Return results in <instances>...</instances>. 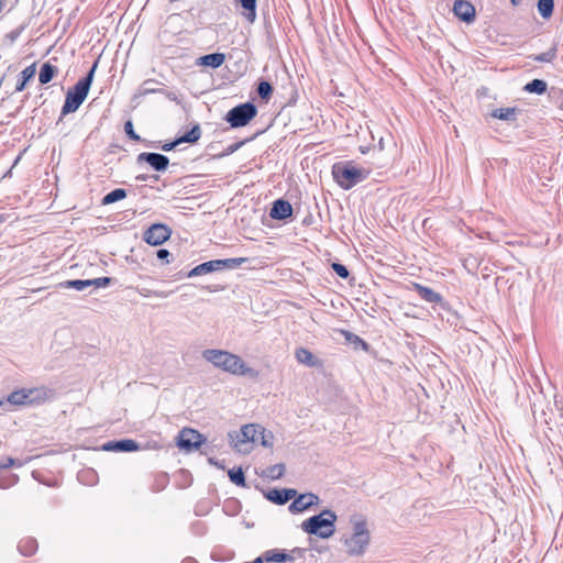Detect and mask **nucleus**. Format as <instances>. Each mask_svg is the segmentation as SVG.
<instances>
[{
  "label": "nucleus",
  "instance_id": "nucleus-37",
  "mask_svg": "<svg viewBox=\"0 0 563 563\" xmlns=\"http://www.w3.org/2000/svg\"><path fill=\"white\" fill-rule=\"evenodd\" d=\"M219 262H220L221 269H224V268L232 269V268H235V267L242 265L243 263L247 262V258L246 257L225 258V260H219Z\"/></svg>",
  "mask_w": 563,
  "mask_h": 563
},
{
  "label": "nucleus",
  "instance_id": "nucleus-46",
  "mask_svg": "<svg viewBox=\"0 0 563 563\" xmlns=\"http://www.w3.org/2000/svg\"><path fill=\"white\" fill-rule=\"evenodd\" d=\"M5 7V0H0V13L3 11Z\"/></svg>",
  "mask_w": 563,
  "mask_h": 563
},
{
  "label": "nucleus",
  "instance_id": "nucleus-4",
  "mask_svg": "<svg viewBox=\"0 0 563 563\" xmlns=\"http://www.w3.org/2000/svg\"><path fill=\"white\" fill-rule=\"evenodd\" d=\"M338 517L334 511L324 509L321 514L312 516L301 523V529L308 534L328 539L335 531L334 523Z\"/></svg>",
  "mask_w": 563,
  "mask_h": 563
},
{
  "label": "nucleus",
  "instance_id": "nucleus-34",
  "mask_svg": "<svg viewBox=\"0 0 563 563\" xmlns=\"http://www.w3.org/2000/svg\"><path fill=\"white\" fill-rule=\"evenodd\" d=\"M284 473L285 465L282 463L272 465L264 471V475L271 479H278L284 475Z\"/></svg>",
  "mask_w": 563,
  "mask_h": 563
},
{
  "label": "nucleus",
  "instance_id": "nucleus-30",
  "mask_svg": "<svg viewBox=\"0 0 563 563\" xmlns=\"http://www.w3.org/2000/svg\"><path fill=\"white\" fill-rule=\"evenodd\" d=\"M63 288H73L78 291H82L86 288L91 286L90 279H74V280H66L64 283L59 284Z\"/></svg>",
  "mask_w": 563,
  "mask_h": 563
},
{
  "label": "nucleus",
  "instance_id": "nucleus-6",
  "mask_svg": "<svg viewBox=\"0 0 563 563\" xmlns=\"http://www.w3.org/2000/svg\"><path fill=\"white\" fill-rule=\"evenodd\" d=\"M369 543L367 523L363 519L353 520V533L344 539L346 552L350 555H362Z\"/></svg>",
  "mask_w": 563,
  "mask_h": 563
},
{
  "label": "nucleus",
  "instance_id": "nucleus-48",
  "mask_svg": "<svg viewBox=\"0 0 563 563\" xmlns=\"http://www.w3.org/2000/svg\"><path fill=\"white\" fill-rule=\"evenodd\" d=\"M137 179L144 180L145 177L144 176H139Z\"/></svg>",
  "mask_w": 563,
  "mask_h": 563
},
{
  "label": "nucleus",
  "instance_id": "nucleus-39",
  "mask_svg": "<svg viewBox=\"0 0 563 563\" xmlns=\"http://www.w3.org/2000/svg\"><path fill=\"white\" fill-rule=\"evenodd\" d=\"M332 269L336 273L338 276H340L341 278H344V279L347 278L350 275V272L346 268V266H344L343 264H340V263H333Z\"/></svg>",
  "mask_w": 563,
  "mask_h": 563
},
{
  "label": "nucleus",
  "instance_id": "nucleus-7",
  "mask_svg": "<svg viewBox=\"0 0 563 563\" xmlns=\"http://www.w3.org/2000/svg\"><path fill=\"white\" fill-rule=\"evenodd\" d=\"M256 114V107L252 102H245L232 108L224 119L231 128H242L255 118Z\"/></svg>",
  "mask_w": 563,
  "mask_h": 563
},
{
  "label": "nucleus",
  "instance_id": "nucleus-23",
  "mask_svg": "<svg viewBox=\"0 0 563 563\" xmlns=\"http://www.w3.org/2000/svg\"><path fill=\"white\" fill-rule=\"evenodd\" d=\"M262 558L263 561L267 563H280L292 560L289 554L279 552L278 550H268L262 555Z\"/></svg>",
  "mask_w": 563,
  "mask_h": 563
},
{
  "label": "nucleus",
  "instance_id": "nucleus-5",
  "mask_svg": "<svg viewBox=\"0 0 563 563\" xmlns=\"http://www.w3.org/2000/svg\"><path fill=\"white\" fill-rule=\"evenodd\" d=\"M369 170L358 168L352 162H341L332 167V175L343 189H351L367 178Z\"/></svg>",
  "mask_w": 563,
  "mask_h": 563
},
{
  "label": "nucleus",
  "instance_id": "nucleus-17",
  "mask_svg": "<svg viewBox=\"0 0 563 563\" xmlns=\"http://www.w3.org/2000/svg\"><path fill=\"white\" fill-rule=\"evenodd\" d=\"M234 2L242 8L243 18L250 22L254 23L256 20V5L257 0H234Z\"/></svg>",
  "mask_w": 563,
  "mask_h": 563
},
{
  "label": "nucleus",
  "instance_id": "nucleus-11",
  "mask_svg": "<svg viewBox=\"0 0 563 563\" xmlns=\"http://www.w3.org/2000/svg\"><path fill=\"white\" fill-rule=\"evenodd\" d=\"M320 503V498L313 493H306L296 496L288 509L291 514L302 512Z\"/></svg>",
  "mask_w": 563,
  "mask_h": 563
},
{
  "label": "nucleus",
  "instance_id": "nucleus-45",
  "mask_svg": "<svg viewBox=\"0 0 563 563\" xmlns=\"http://www.w3.org/2000/svg\"><path fill=\"white\" fill-rule=\"evenodd\" d=\"M156 255H157V258H159V260H167L168 256L170 255V253L166 249H159L157 251Z\"/></svg>",
  "mask_w": 563,
  "mask_h": 563
},
{
  "label": "nucleus",
  "instance_id": "nucleus-21",
  "mask_svg": "<svg viewBox=\"0 0 563 563\" xmlns=\"http://www.w3.org/2000/svg\"><path fill=\"white\" fill-rule=\"evenodd\" d=\"M35 73H36L35 63L27 66L26 68H24L19 75L20 78L18 80L15 91H18V92L23 91L27 81L35 76Z\"/></svg>",
  "mask_w": 563,
  "mask_h": 563
},
{
  "label": "nucleus",
  "instance_id": "nucleus-3",
  "mask_svg": "<svg viewBox=\"0 0 563 563\" xmlns=\"http://www.w3.org/2000/svg\"><path fill=\"white\" fill-rule=\"evenodd\" d=\"M97 66L98 62H95L88 74L84 78L79 79L77 84L67 91L65 103L62 108V115L77 111L85 101L92 84Z\"/></svg>",
  "mask_w": 563,
  "mask_h": 563
},
{
  "label": "nucleus",
  "instance_id": "nucleus-24",
  "mask_svg": "<svg viewBox=\"0 0 563 563\" xmlns=\"http://www.w3.org/2000/svg\"><path fill=\"white\" fill-rule=\"evenodd\" d=\"M57 73V68L53 66L51 63H44L40 69L38 80L42 85L48 84L55 74Z\"/></svg>",
  "mask_w": 563,
  "mask_h": 563
},
{
  "label": "nucleus",
  "instance_id": "nucleus-35",
  "mask_svg": "<svg viewBox=\"0 0 563 563\" xmlns=\"http://www.w3.org/2000/svg\"><path fill=\"white\" fill-rule=\"evenodd\" d=\"M228 475L230 477V481L234 483L238 486H245V477L244 472L241 467L239 468H232L228 472Z\"/></svg>",
  "mask_w": 563,
  "mask_h": 563
},
{
  "label": "nucleus",
  "instance_id": "nucleus-8",
  "mask_svg": "<svg viewBox=\"0 0 563 563\" xmlns=\"http://www.w3.org/2000/svg\"><path fill=\"white\" fill-rule=\"evenodd\" d=\"M258 424H245L240 431L229 433L230 442L241 453H249L250 448L245 445L257 442Z\"/></svg>",
  "mask_w": 563,
  "mask_h": 563
},
{
  "label": "nucleus",
  "instance_id": "nucleus-1",
  "mask_svg": "<svg viewBox=\"0 0 563 563\" xmlns=\"http://www.w3.org/2000/svg\"><path fill=\"white\" fill-rule=\"evenodd\" d=\"M202 357L214 365L216 367L221 368L224 372H228L233 375L240 376H255V371L247 366L245 362L233 353L223 350L217 349H208L202 352Z\"/></svg>",
  "mask_w": 563,
  "mask_h": 563
},
{
  "label": "nucleus",
  "instance_id": "nucleus-22",
  "mask_svg": "<svg viewBox=\"0 0 563 563\" xmlns=\"http://www.w3.org/2000/svg\"><path fill=\"white\" fill-rule=\"evenodd\" d=\"M296 360L307 366L313 367L318 364L317 358L314 355L305 347H299L295 352Z\"/></svg>",
  "mask_w": 563,
  "mask_h": 563
},
{
  "label": "nucleus",
  "instance_id": "nucleus-31",
  "mask_svg": "<svg viewBox=\"0 0 563 563\" xmlns=\"http://www.w3.org/2000/svg\"><path fill=\"white\" fill-rule=\"evenodd\" d=\"M558 48L556 45H552L547 52L541 54L532 55L531 58L540 63H551L556 57Z\"/></svg>",
  "mask_w": 563,
  "mask_h": 563
},
{
  "label": "nucleus",
  "instance_id": "nucleus-20",
  "mask_svg": "<svg viewBox=\"0 0 563 563\" xmlns=\"http://www.w3.org/2000/svg\"><path fill=\"white\" fill-rule=\"evenodd\" d=\"M225 60V55L222 53H212L203 55L199 58V64L202 66L211 67V68H218L220 67Z\"/></svg>",
  "mask_w": 563,
  "mask_h": 563
},
{
  "label": "nucleus",
  "instance_id": "nucleus-38",
  "mask_svg": "<svg viewBox=\"0 0 563 563\" xmlns=\"http://www.w3.org/2000/svg\"><path fill=\"white\" fill-rule=\"evenodd\" d=\"M257 93L262 99L267 100L273 93V86L268 81H261L257 86Z\"/></svg>",
  "mask_w": 563,
  "mask_h": 563
},
{
  "label": "nucleus",
  "instance_id": "nucleus-47",
  "mask_svg": "<svg viewBox=\"0 0 563 563\" xmlns=\"http://www.w3.org/2000/svg\"><path fill=\"white\" fill-rule=\"evenodd\" d=\"M511 3H512L514 5H517V4H518V0H511Z\"/></svg>",
  "mask_w": 563,
  "mask_h": 563
},
{
  "label": "nucleus",
  "instance_id": "nucleus-16",
  "mask_svg": "<svg viewBox=\"0 0 563 563\" xmlns=\"http://www.w3.org/2000/svg\"><path fill=\"white\" fill-rule=\"evenodd\" d=\"M140 445L136 441L124 439L119 441H110L103 444L104 451L133 452L139 450Z\"/></svg>",
  "mask_w": 563,
  "mask_h": 563
},
{
  "label": "nucleus",
  "instance_id": "nucleus-19",
  "mask_svg": "<svg viewBox=\"0 0 563 563\" xmlns=\"http://www.w3.org/2000/svg\"><path fill=\"white\" fill-rule=\"evenodd\" d=\"M413 289L417 291V294L420 296V298L427 302L435 303V302H440L442 299L440 294H438L433 289L422 286L420 284H413Z\"/></svg>",
  "mask_w": 563,
  "mask_h": 563
},
{
  "label": "nucleus",
  "instance_id": "nucleus-14",
  "mask_svg": "<svg viewBox=\"0 0 563 563\" xmlns=\"http://www.w3.org/2000/svg\"><path fill=\"white\" fill-rule=\"evenodd\" d=\"M296 496L297 490L294 488H274L266 494V498L276 505H285L287 501L295 498Z\"/></svg>",
  "mask_w": 563,
  "mask_h": 563
},
{
  "label": "nucleus",
  "instance_id": "nucleus-26",
  "mask_svg": "<svg viewBox=\"0 0 563 563\" xmlns=\"http://www.w3.org/2000/svg\"><path fill=\"white\" fill-rule=\"evenodd\" d=\"M547 89L548 84L543 79H533L523 87L525 91L537 95H543Z\"/></svg>",
  "mask_w": 563,
  "mask_h": 563
},
{
  "label": "nucleus",
  "instance_id": "nucleus-27",
  "mask_svg": "<svg viewBox=\"0 0 563 563\" xmlns=\"http://www.w3.org/2000/svg\"><path fill=\"white\" fill-rule=\"evenodd\" d=\"M124 198H126V190L123 188H117V189L110 191L109 194H107L102 198L101 203L103 206H108V205L114 203L117 201H120Z\"/></svg>",
  "mask_w": 563,
  "mask_h": 563
},
{
  "label": "nucleus",
  "instance_id": "nucleus-13",
  "mask_svg": "<svg viewBox=\"0 0 563 563\" xmlns=\"http://www.w3.org/2000/svg\"><path fill=\"white\" fill-rule=\"evenodd\" d=\"M453 13L463 22L472 23L475 20V8L467 0H455Z\"/></svg>",
  "mask_w": 563,
  "mask_h": 563
},
{
  "label": "nucleus",
  "instance_id": "nucleus-25",
  "mask_svg": "<svg viewBox=\"0 0 563 563\" xmlns=\"http://www.w3.org/2000/svg\"><path fill=\"white\" fill-rule=\"evenodd\" d=\"M517 111V108H499L492 112V117L503 121H515Z\"/></svg>",
  "mask_w": 563,
  "mask_h": 563
},
{
  "label": "nucleus",
  "instance_id": "nucleus-18",
  "mask_svg": "<svg viewBox=\"0 0 563 563\" xmlns=\"http://www.w3.org/2000/svg\"><path fill=\"white\" fill-rule=\"evenodd\" d=\"M216 271H221L219 260H212L197 265L188 273V277L200 276Z\"/></svg>",
  "mask_w": 563,
  "mask_h": 563
},
{
  "label": "nucleus",
  "instance_id": "nucleus-44",
  "mask_svg": "<svg viewBox=\"0 0 563 563\" xmlns=\"http://www.w3.org/2000/svg\"><path fill=\"white\" fill-rule=\"evenodd\" d=\"M15 464V460L12 457H7L3 462H0V470L8 468Z\"/></svg>",
  "mask_w": 563,
  "mask_h": 563
},
{
  "label": "nucleus",
  "instance_id": "nucleus-12",
  "mask_svg": "<svg viewBox=\"0 0 563 563\" xmlns=\"http://www.w3.org/2000/svg\"><path fill=\"white\" fill-rule=\"evenodd\" d=\"M137 162L147 163L154 170L164 172L167 169L169 159L167 156L159 153H147L143 152L137 156Z\"/></svg>",
  "mask_w": 563,
  "mask_h": 563
},
{
  "label": "nucleus",
  "instance_id": "nucleus-36",
  "mask_svg": "<svg viewBox=\"0 0 563 563\" xmlns=\"http://www.w3.org/2000/svg\"><path fill=\"white\" fill-rule=\"evenodd\" d=\"M137 292L140 296L148 298V297H157V298H167L173 291H164V290H153L148 288H137Z\"/></svg>",
  "mask_w": 563,
  "mask_h": 563
},
{
  "label": "nucleus",
  "instance_id": "nucleus-32",
  "mask_svg": "<svg viewBox=\"0 0 563 563\" xmlns=\"http://www.w3.org/2000/svg\"><path fill=\"white\" fill-rule=\"evenodd\" d=\"M554 0H539L538 11L543 19H549L553 13Z\"/></svg>",
  "mask_w": 563,
  "mask_h": 563
},
{
  "label": "nucleus",
  "instance_id": "nucleus-28",
  "mask_svg": "<svg viewBox=\"0 0 563 563\" xmlns=\"http://www.w3.org/2000/svg\"><path fill=\"white\" fill-rule=\"evenodd\" d=\"M257 442L264 448H272L274 445V435L271 431H266L263 427L258 424L257 431Z\"/></svg>",
  "mask_w": 563,
  "mask_h": 563
},
{
  "label": "nucleus",
  "instance_id": "nucleus-42",
  "mask_svg": "<svg viewBox=\"0 0 563 563\" xmlns=\"http://www.w3.org/2000/svg\"><path fill=\"white\" fill-rule=\"evenodd\" d=\"M180 142L178 139H176L175 141L170 142V143H165L163 146H162V150L165 151V152H169L172 150H174L177 145H179Z\"/></svg>",
  "mask_w": 563,
  "mask_h": 563
},
{
  "label": "nucleus",
  "instance_id": "nucleus-2",
  "mask_svg": "<svg viewBox=\"0 0 563 563\" xmlns=\"http://www.w3.org/2000/svg\"><path fill=\"white\" fill-rule=\"evenodd\" d=\"M55 391L46 386L22 388L12 391L5 399H0V407L11 410L16 406L41 405L54 398Z\"/></svg>",
  "mask_w": 563,
  "mask_h": 563
},
{
  "label": "nucleus",
  "instance_id": "nucleus-33",
  "mask_svg": "<svg viewBox=\"0 0 563 563\" xmlns=\"http://www.w3.org/2000/svg\"><path fill=\"white\" fill-rule=\"evenodd\" d=\"M18 548L22 555L30 556L35 553L37 544L35 540L26 539L21 541Z\"/></svg>",
  "mask_w": 563,
  "mask_h": 563
},
{
  "label": "nucleus",
  "instance_id": "nucleus-41",
  "mask_svg": "<svg viewBox=\"0 0 563 563\" xmlns=\"http://www.w3.org/2000/svg\"><path fill=\"white\" fill-rule=\"evenodd\" d=\"M112 279L110 277H99L90 279L91 286H95L96 288L100 287H107L111 284Z\"/></svg>",
  "mask_w": 563,
  "mask_h": 563
},
{
  "label": "nucleus",
  "instance_id": "nucleus-40",
  "mask_svg": "<svg viewBox=\"0 0 563 563\" xmlns=\"http://www.w3.org/2000/svg\"><path fill=\"white\" fill-rule=\"evenodd\" d=\"M124 132L129 135L131 140L140 141L141 137L135 133L132 121H126L124 123Z\"/></svg>",
  "mask_w": 563,
  "mask_h": 563
},
{
  "label": "nucleus",
  "instance_id": "nucleus-15",
  "mask_svg": "<svg viewBox=\"0 0 563 563\" xmlns=\"http://www.w3.org/2000/svg\"><path fill=\"white\" fill-rule=\"evenodd\" d=\"M292 214L291 205L284 199H277L269 211V216L275 220H285Z\"/></svg>",
  "mask_w": 563,
  "mask_h": 563
},
{
  "label": "nucleus",
  "instance_id": "nucleus-9",
  "mask_svg": "<svg viewBox=\"0 0 563 563\" xmlns=\"http://www.w3.org/2000/svg\"><path fill=\"white\" fill-rule=\"evenodd\" d=\"M170 234L172 230L166 224L155 223L144 232L143 239L150 245L157 246L167 241Z\"/></svg>",
  "mask_w": 563,
  "mask_h": 563
},
{
  "label": "nucleus",
  "instance_id": "nucleus-43",
  "mask_svg": "<svg viewBox=\"0 0 563 563\" xmlns=\"http://www.w3.org/2000/svg\"><path fill=\"white\" fill-rule=\"evenodd\" d=\"M351 336H353V338H354V342L360 343L364 350H367L368 345H367V343H366L365 341H363V340H362L361 338H358L357 335H354V334H351L350 332H346V338H347L349 340L351 339Z\"/></svg>",
  "mask_w": 563,
  "mask_h": 563
},
{
  "label": "nucleus",
  "instance_id": "nucleus-10",
  "mask_svg": "<svg viewBox=\"0 0 563 563\" xmlns=\"http://www.w3.org/2000/svg\"><path fill=\"white\" fill-rule=\"evenodd\" d=\"M206 441L203 435L192 429H183L179 433L178 446L186 451L197 450Z\"/></svg>",
  "mask_w": 563,
  "mask_h": 563
},
{
  "label": "nucleus",
  "instance_id": "nucleus-29",
  "mask_svg": "<svg viewBox=\"0 0 563 563\" xmlns=\"http://www.w3.org/2000/svg\"><path fill=\"white\" fill-rule=\"evenodd\" d=\"M201 136V129L199 124H196L191 128L190 131L178 137L180 144L181 143H196Z\"/></svg>",
  "mask_w": 563,
  "mask_h": 563
}]
</instances>
